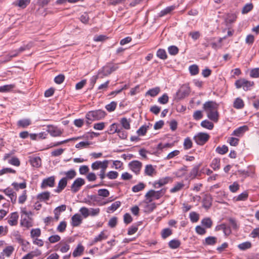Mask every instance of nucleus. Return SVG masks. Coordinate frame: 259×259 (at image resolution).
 <instances>
[{
    "label": "nucleus",
    "instance_id": "nucleus-1",
    "mask_svg": "<svg viewBox=\"0 0 259 259\" xmlns=\"http://www.w3.org/2000/svg\"><path fill=\"white\" fill-rule=\"evenodd\" d=\"M106 115V112L101 109L88 112L85 117L90 121L98 120L103 118Z\"/></svg>",
    "mask_w": 259,
    "mask_h": 259
},
{
    "label": "nucleus",
    "instance_id": "nucleus-2",
    "mask_svg": "<svg viewBox=\"0 0 259 259\" xmlns=\"http://www.w3.org/2000/svg\"><path fill=\"white\" fill-rule=\"evenodd\" d=\"M118 68V64H113L112 63H108L102 68L101 70L99 71L98 75H102L101 77H102L103 76H108Z\"/></svg>",
    "mask_w": 259,
    "mask_h": 259
},
{
    "label": "nucleus",
    "instance_id": "nucleus-3",
    "mask_svg": "<svg viewBox=\"0 0 259 259\" xmlns=\"http://www.w3.org/2000/svg\"><path fill=\"white\" fill-rule=\"evenodd\" d=\"M166 191L165 188L162 189L159 191L150 190L145 195L146 198L148 200L149 202L152 201V197H154L156 199H159L163 196Z\"/></svg>",
    "mask_w": 259,
    "mask_h": 259
},
{
    "label": "nucleus",
    "instance_id": "nucleus-4",
    "mask_svg": "<svg viewBox=\"0 0 259 259\" xmlns=\"http://www.w3.org/2000/svg\"><path fill=\"white\" fill-rule=\"evenodd\" d=\"M253 85L254 82L253 81L247 80L244 78L238 79L235 82V85L237 89L242 88L245 91L250 90V87Z\"/></svg>",
    "mask_w": 259,
    "mask_h": 259
},
{
    "label": "nucleus",
    "instance_id": "nucleus-5",
    "mask_svg": "<svg viewBox=\"0 0 259 259\" xmlns=\"http://www.w3.org/2000/svg\"><path fill=\"white\" fill-rule=\"evenodd\" d=\"M85 184V181L81 178L76 179L71 186L70 190L73 193H76L80 189L81 187Z\"/></svg>",
    "mask_w": 259,
    "mask_h": 259
},
{
    "label": "nucleus",
    "instance_id": "nucleus-6",
    "mask_svg": "<svg viewBox=\"0 0 259 259\" xmlns=\"http://www.w3.org/2000/svg\"><path fill=\"white\" fill-rule=\"evenodd\" d=\"M209 139V135L207 133H199L194 137L196 143L199 145H203L206 143Z\"/></svg>",
    "mask_w": 259,
    "mask_h": 259
},
{
    "label": "nucleus",
    "instance_id": "nucleus-7",
    "mask_svg": "<svg viewBox=\"0 0 259 259\" xmlns=\"http://www.w3.org/2000/svg\"><path fill=\"white\" fill-rule=\"evenodd\" d=\"M130 168L136 175L139 174L142 166L141 162L138 160H133L128 163Z\"/></svg>",
    "mask_w": 259,
    "mask_h": 259
},
{
    "label": "nucleus",
    "instance_id": "nucleus-8",
    "mask_svg": "<svg viewBox=\"0 0 259 259\" xmlns=\"http://www.w3.org/2000/svg\"><path fill=\"white\" fill-rule=\"evenodd\" d=\"M55 184V176H51L42 180L40 187L41 189H46L47 187H53Z\"/></svg>",
    "mask_w": 259,
    "mask_h": 259
},
{
    "label": "nucleus",
    "instance_id": "nucleus-9",
    "mask_svg": "<svg viewBox=\"0 0 259 259\" xmlns=\"http://www.w3.org/2000/svg\"><path fill=\"white\" fill-rule=\"evenodd\" d=\"M201 165V163L195 165L189 173L188 178H187L186 180H188V179H190V180H193L195 179L197 176L200 177L201 176V172L199 171V168Z\"/></svg>",
    "mask_w": 259,
    "mask_h": 259
},
{
    "label": "nucleus",
    "instance_id": "nucleus-10",
    "mask_svg": "<svg viewBox=\"0 0 259 259\" xmlns=\"http://www.w3.org/2000/svg\"><path fill=\"white\" fill-rule=\"evenodd\" d=\"M218 104L214 101H209L206 102L203 105V109L206 112L217 110Z\"/></svg>",
    "mask_w": 259,
    "mask_h": 259
},
{
    "label": "nucleus",
    "instance_id": "nucleus-11",
    "mask_svg": "<svg viewBox=\"0 0 259 259\" xmlns=\"http://www.w3.org/2000/svg\"><path fill=\"white\" fill-rule=\"evenodd\" d=\"M47 132L53 137L60 136L62 134L60 129L52 125H48Z\"/></svg>",
    "mask_w": 259,
    "mask_h": 259
},
{
    "label": "nucleus",
    "instance_id": "nucleus-12",
    "mask_svg": "<svg viewBox=\"0 0 259 259\" xmlns=\"http://www.w3.org/2000/svg\"><path fill=\"white\" fill-rule=\"evenodd\" d=\"M19 214L17 212H14L10 214L8 219V223L11 226H16L18 224Z\"/></svg>",
    "mask_w": 259,
    "mask_h": 259
},
{
    "label": "nucleus",
    "instance_id": "nucleus-13",
    "mask_svg": "<svg viewBox=\"0 0 259 259\" xmlns=\"http://www.w3.org/2000/svg\"><path fill=\"white\" fill-rule=\"evenodd\" d=\"M60 174L61 175L65 176V177L63 178H66V180L68 181L74 179L76 177L77 174L74 169H70L66 171H61L60 172Z\"/></svg>",
    "mask_w": 259,
    "mask_h": 259
},
{
    "label": "nucleus",
    "instance_id": "nucleus-14",
    "mask_svg": "<svg viewBox=\"0 0 259 259\" xmlns=\"http://www.w3.org/2000/svg\"><path fill=\"white\" fill-rule=\"evenodd\" d=\"M215 230H223L225 235L227 236L230 235L232 232L230 227L227 226L226 224L224 223L218 225L215 227Z\"/></svg>",
    "mask_w": 259,
    "mask_h": 259
},
{
    "label": "nucleus",
    "instance_id": "nucleus-15",
    "mask_svg": "<svg viewBox=\"0 0 259 259\" xmlns=\"http://www.w3.org/2000/svg\"><path fill=\"white\" fill-rule=\"evenodd\" d=\"M108 163L109 161L108 160H105L103 161H96L92 164L91 167L93 170H97L105 167L106 165H108Z\"/></svg>",
    "mask_w": 259,
    "mask_h": 259
},
{
    "label": "nucleus",
    "instance_id": "nucleus-16",
    "mask_svg": "<svg viewBox=\"0 0 259 259\" xmlns=\"http://www.w3.org/2000/svg\"><path fill=\"white\" fill-rule=\"evenodd\" d=\"M82 223V219L81 216L76 213L71 218V224L73 227H77Z\"/></svg>",
    "mask_w": 259,
    "mask_h": 259
},
{
    "label": "nucleus",
    "instance_id": "nucleus-17",
    "mask_svg": "<svg viewBox=\"0 0 259 259\" xmlns=\"http://www.w3.org/2000/svg\"><path fill=\"white\" fill-rule=\"evenodd\" d=\"M67 181L66 178H62L59 182L56 192L60 193L66 187Z\"/></svg>",
    "mask_w": 259,
    "mask_h": 259
},
{
    "label": "nucleus",
    "instance_id": "nucleus-18",
    "mask_svg": "<svg viewBox=\"0 0 259 259\" xmlns=\"http://www.w3.org/2000/svg\"><path fill=\"white\" fill-rule=\"evenodd\" d=\"M247 130L248 127L246 125L242 126L234 130L232 135L235 136L240 137Z\"/></svg>",
    "mask_w": 259,
    "mask_h": 259
},
{
    "label": "nucleus",
    "instance_id": "nucleus-19",
    "mask_svg": "<svg viewBox=\"0 0 259 259\" xmlns=\"http://www.w3.org/2000/svg\"><path fill=\"white\" fill-rule=\"evenodd\" d=\"M208 118L214 122H217L219 119V113L217 110L210 111L207 112Z\"/></svg>",
    "mask_w": 259,
    "mask_h": 259
},
{
    "label": "nucleus",
    "instance_id": "nucleus-20",
    "mask_svg": "<svg viewBox=\"0 0 259 259\" xmlns=\"http://www.w3.org/2000/svg\"><path fill=\"white\" fill-rule=\"evenodd\" d=\"M20 225L23 226L27 228H29L32 226V221L29 217L27 218H22L21 220Z\"/></svg>",
    "mask_w": 259,
    "mask_h": 259
},
{
    "label": "nucleus",
    "instance_id": "nucleus-21",
    "mask_svg": "<svg viewBox=\"0 0 259 259\" xmlns=\"http://www.w3.org/2000/svg\"><path fill=\"white\" fill-rule=\"evenodd\" d=\"M230 228L234 230H237L239 228V225L237 221L235 219L233 218H229L228 219Z\"/></svg>",
    "mask_w": 259,
    "mask_h": 259
},
{
    "label": "nucleus",
    "instance_id": "nucleus-22",
    "mask_svg": "<svg viewBox=\"0 0 259 259\" xmlns=\"http://www.w3.org/2000/svg\"><path fill=\"white\" fill-rule=\"evenodd\" d=\"M31 124V121L30 119L26 118L19 120L17 122V125L23 128H25Z\"/></svg>",
    "mask_w": 259,
    "mask_h": 259
},
{
    "label": "nucleus",
    "instance_id": "nucleus-23",
    "mask_svg": "<svg viewBox=\"0 0 259 259\" xmlns=\"http://www.w3.org/2000/svg\"><path fill=\"white\" fill-rule=\"evenodd\" d=\"M176 8L175 6H171L166 7L164 10L160 11V12L158 14V16L159 17H162L169 13H170L171 11L174 10Z\"/></svg>",
    "mask_w": 259,
    "mask_h": 259
},
{
    "label": "nucleus",
    "instance_id": "nucleus-24",
    "mask_svg": "<svg viewBox=\"0 0 259 259\" xmlns=\"http://www.w3.org/2000/svg\"><path fill=\"white\" fill-rule=\"evenodd\" d=\"M107 238V236L105 234L104 232L102 231L98 236H96L94 239V240L92 241L91 244H95L98 242H100L103 240L106 239Z\"/></svg>",
    "mask_w": 259,
    "mask_h": 259
},
{
    "label": "nucleus",
    "instance_id": "nucleus-25",
    "mask_svg": "<svg viewBox=\"0 0 259 259\" xmlns=\"http://www.w3.org/2000/svg\"><path fill=\"white\" fill-rule=\"evenodd\" d=\"M244 106V102L240 98H237L235 99L233 103V107L235 108L238 109H242Z\"/></svg>",
    "mask_w": 259,
    "mask_h": 259
},
{
    "label": "nucleus",
    "instance_id": "nucleus-26",
    "mask_svg": "<svg viewBox=\"0 0 259 259\" xmlns=\"http://www.w3.org/2000/svg\"><path fill=\"white\" fill-rule=\"evenodd\" d=\"M120 123L122 125V128L125 130H130L131 128L130 125V119H127L125 117H123L120 119Z\"/></svg>",
    "mask_w": 259,
    "mask_h": 259
},
{
    "label": "nucleus",
    "instance_id": "nucleus-27",
    "mask_svg": "<svg viewBox=\"0 0 259 259\" xmlns=\"http://www.w3.org/2000/svg\"><path fill=\"white\" fill-rule=\"evenodd\" d=\"M212 205V198L210 196H206L203 199V206L205 208H209Z\"/></svg>",
    "mask_w": 259,
    "mask_h": 259
},
{
    "label": "nucleus",
    "instance_id": "nucleus-28",
    "mask_svg": "<svg viewBox=\"0 0 259 259\" xmlns=\"http://www.w3.org/2000/svg\"><path fill=\"white\" fill-rule=\"evenodd\" d=\"M31 164L35 167L40 166L41 164V160L39 157H35L31 158L30 160Z\"/></svg>",
    "mask_w": 259,
    "mask_h": 259
},
{
    "label": "nucleus",
    "instance_id": "nucleus-29",
    "mask_svg": "<svg viewBox=\"0 0 259 259\" xmlns=\"http://www.w3.org/2000/svg\"><path fill=\"white\" fill-rule=\"evenodd\" d=\"M181 242L178 239H172L168 242V246L171 249H176L180 247Z\"/></svg>",
    "mask_w": 259,
    "mask_h": 259
},
{
    "label": "nucleus",
    "instance_id": "nucleus-30",
    "mask_svg": "<svg viewBox=\"0 0 259 259\" xmlns=\"http://www.w3.org/2000/svg\"><path fill=\"white\" fill-rule=\"evenodd\" d=\"M155 172V169L151 164L146 165L145 169V175L149 176H152L153 174Z\"/></svg>",
    "mask_w": 259,
    "mask_h": 259
},
{
    "label": "nucleus",
    "instance_id": "nucleus-31",
    "mask_svg": "<svg viewBox=\"0 0 259 259\" xmlns=\"http://www.w3.org/2000/svg\"><path fill=\"white\" fill-rule=\"evenodd\" d=\"M50 197V193L48 191L44 192L39 194L37 198L40 201L48 200Z\"/></svg>",
    "mask_w": 259,
    "mask_h": 259
},
{
    "label": "nucleus",
    "instance_id": "nucleus-32",
    "mask_svg": "<svg viewBox=\"0 0 259 259\" xmlns=\"http://www.w3.org/2000/svg\"><path fill=\"white\" fill-rule=\"evenodd\" d=\"M217 238L213 236H209L205 239L204 244L207 245H213L217 243Z\"/></svg>",
    "mask_w": 259,
    "mask_h": 259
},
{
    "label": "nucleus",
    "instance_id": "nucleus-33",
    "mask_svg": "<svg viewBox=\"0 0 259 259\" xmlns=\"http://www.w3.org/2000/svg\"><path fill=\"white\" fill-rule=\"evenodd\" d=\"M84 247L81 245H78L73 251L72 255L74 257L80 256L82 253Z\"/></svg>",
    "mask_w": 259,
    "mask_h": 259
},
{
    "label": "nucleus",
    "instance_id": "nucleus-34",
    "mask_svg": "<svg viewBox=\"0 0 259 259\" xmlns=\"http://www.w3.org/2000/svg\"><path fill=\"white\" fill-rule=\"evenodd\" d=\"M15 88L14 84H7L0 87V92L6 93L12 91Z\"/></svg>",
    "mask_w": 259,
    "mask_h": 259
},
{
    "label": "nucleus",
    "instance_id": "nucleus-35",
    "mask_svg": "<svg viewBox=\"0 0 259 259\" xmlns=\"http://www.w3.org/2000/svg\"><path fill=\"white\" fill-rule=\"evenodd\" d=\"M210 166L213 170H216L220 168V159L214 158L212 160Z\"/></svg>",
    "mask_w": 259,
    "mask_h": 259
},
{
    "label": "nucleus",
    "instance_id": "nucleus-36",
    "mask_svg": "<svg viewBox=\"0 0 259 259\" xmlns=\"http://www.w3.org/2000/svg\"><path fill=\"white\" fill-rule=\"evenodd\" d=\"M184 186L182 182H178L175 186L170 190V193H174L181 190Z\"/></svg>",
    "mask_w": 259,
    "mask_h": 259
},
{
    "label": "nucleus",
    "instance_id": "nucleus-37",
    "mask_svg": "<svg viewBox=\"0 0 259 259\" xmlns=\"http://www.w3.org/2000/svg\"><path fill=\"white\" fill-rule=\"evenodd\" d=\"M201 224L206 228H210L212 225V222L209 218H206L202 220Z\"/></svg>",
    "mask_w": 259,
    "mask_h": 259
},
{
    "label": "nucleus",
    "instance_id": "nucleus-38",
    "mask_svg": "<svg viewBox=\"0 0 259 259\" xmlns=\"http://www.w3.org/2000/svg\"><path fill=\"white\" fill-rule=\"evenodd\" d=\"M120 127V126L119 124L114 123L112 124L110 126L109 134H113L115 133H117L118 130Z\"/></svg>",
    "mask_w": 259,
    "mask_h": 259
},
{
    "label": "nucleus",
    "instance_id": "nucleus-39",
    "mask_svg": "<svg viewBox=\"0 0 259 259\" xmlns=\"http://www.w3.org/2000/svg\"><path fill=\"white\" fill-rule=\"evenodd\" d=\"M160 88L159 87H156L152 89L149 90L147 93L146 95H150L151 97H155L157 96L160 92Z\"/></svg>",
    "mask_w": 259,
    "mask_h": 259
},
{
    "label": "nucleus",
    "instance_id": "nucleus-40",
    "mask_svg": "<svg viewBox=\"0 0 259 259\" xmlns=\"http://www.w3.org/2000/svg\"><path fill=\"white\" fill-rule=\"evenodd\" d=\"M201 125L205 128L212 130L214 126L213 123L207 120H204L201 122Z\"/></svg>",
    "mask_w": 259,
    "mask_h": 259
},
{
    "label": "nucleus",
    "instance_id": "nucleus-41",
    "mask_svg": "<svg viewBox=\"0 0 259 259\" xmlns=\"http://www.w3.org/2000/svg\"><path fill=\"white\" fill-rule=\"evenodd\" d=\"M253 8V5L252 3L246 4L242 8L241 13L243 14H245L251 11Z\"/></svg>",
    "mask_w": 259,
    "mask_h": 259
},
{
    "label": "nucleus",
    "instance_id": "nucleus-42",
    "mask_svg": "<svg viewBox=\"0 0 259 259\" xmlns=\"http://www.w3.org/2000/svg\"><path fill=\"white\" fill-rule=\"evenodd\" d=\"M189 70L191 75H196L199 73L198 66L195 64L190 66Z\"/></svg>",
    "mask_w": 259,
    "mask_h": 259
},
{
    "label": "nucleus",
    "instance_id": "nucleus-43",
    "mask_svg": "<svg viewBox=\"0 0 259 259\" xmlns=\"http://www.w3.org/2000/svg\"><path fill=\"white\" fill-rule=\"evenodd\" d=\"M188 170V166L183 165L176 173V175L178 177H182L185 175V172Z\"/></svg>",
    "mask_w": 259,
    "mask_h": 259
},
{
    "label": "nucleus",
    "instance_id": "nucleus-44",
    "mask_svg": "<svg viewBox=\"0 0 259 259\" xmlns=\"http://www.w3.org/2000/svg\"><path fill=\"white\" fill-rule=\"evenodd\" d=\"M156 55L158 58L162 60H165L167 58L166 53L163 49H159L157 51Z\"/></svg>",
    "mask_w": 259,
    "mask_h": 259
},
{
    "label": "nucleus",
    "instance_id": "nucleus-45",
    "mask_svg": "<svg viewBox=\"0 0 259 259\" xmlns=\"http://www.w3.org/2000/svg\"><path fill=\"white\" fill-rule=\"evenodd\" d=\"M251 247V243L250 242L246 241L238 245V247L241 250H245L249 249Z\"/></svg>",
    "mask_w": 259,
    "mask_h": 259
},
{
    "label": "nucleus",
    "instance_id": "nucleus-46",
    "mask_svg": "<svg viewBox=\"0 0 259 259\" xmlns=\"http://www.w3.org/2000/svg\"><path fill=\"white\" fill-rule=\"evenodd\" d=\"M215 151L220 154H225L228 151V148L226 145H223L222 147L219 146L216 149Z\"/></svg>",
    "mask_w": 259,
    "mask_h": 259
},
{
    "label": "nucleus",
    "instance_id": "nucleus-47",
    "mask_svg": "<svg viewBox=\"0 0 259 259\" xmlns=\"http://www.w3.org/2000/svg\"><path fill=\"white\" fill-rule=\"evenodd\" d=\"M41 235V231L39 228L32 229L30 231V236L32 238L38 237Z\"/></svg>",
    "mask_w": 259,
    "mask_h": 259
},
{
    "label": "nucleus",
    "instance_id": "nucleus-48",
    "mask_svg": "<svg viewBox=\"0 0 259 259\" xmlns=\"http://www.w3.org/2000/svg\"><path fill=\"white\" fill-rule=\"evenodd\" d=\"M184 87H182L177 93V95L181 96L182 98L188 96L189 93V89H187L186 90H184Z\"/></svg>",
    "mask_w": 259,
    "mask_h": 259
},
{
    "label": "nucleus",
    "instance_id": "nucleus-49",
    "mask_svg": "<svg viewBox=\"0 0 259 259\" xmlns=\"http://www.w3.org/2000/svg\"><path fill=\"white\" fill-rule=\"evenodd\" d=\"M192 147V142L191 139L189 137L186 138L184 140V148L185 150H188L191 148Z\"/></svg>",
    "mask_w": 259,
    "mask_h": 259
},
{
    "label": "nucleus",
    "instance_id": "nucleus-50",
    "mask_svg": "<svg viewBox=\"0 0 259 259\" xmlns=\"http://www.w3.org/2000/svg\"><path fill=\"white\" fill-rule=\"evenodd\" d=\"M189 217L192 223L197 222L199 219V214L194 211H192L190 213Z\"/></svg>",
    "mask_w": 259,
    "mask_h": 259
},
{
    "label": "nucleus",
    "instance_id": "nucleus-51",
    "mask_svg": "<svg viewBox=\"0 0 259 259\" xmlns=\"http://www.w3.org/2000/svg\"><path fill=\"white\" fill-rule=\"evenodd\" d=\"M145 187V185L143 183H139L133 187L132 191L134 192H138L144 189Z\"/></svg>",
    "mask_w": 259,
    "mask_h": 259
},
{
    "label": "nucleus",
    "instance_id": "nucleus-52",
    "mask_svg": "<svg viewBox=\"0 0 259 259\" xmlns=\"http://www.w3.org/2000/svg\"><path fill=\"white\" fill-rule=\"evenodd\" d=\"M172 178L169 177H166L165 178H162L161 179H160L158 181V184L160 185V186H163L164 185L167 184L169 182L172 181Z\"/></svg>",
    "mask_w": 259,
    "mask_h": 259
},
{
    "label": "nucleus",
    "instance_id": "nucleus-53",
    "mask_svg": "<svg viewBox=\"0 0 259 259\" xmlns=\"http://www.w3.org/2000/svg\"><path fill=\"white\" fill-rule=\"evenodd\" d=\"M117 133L118 134V135L120 139L124 140L127 138V133L121 127L119 128Z\"/></svg>",
    "mask_w": 259,
    "mask_h": 259
},
{
    "label": "nucleus",
    "instance_id": "nucleus-54",
    "mask_svg": "<svg viewBox=\"0 0 259 259\" xmlns=\"http://www.w3.org/2000/svg\"><path fill=\"white\" fill-rule=\"evenodd\" d=\"M117 106V103L114 101L111 102L110 104H107L105 106V108L109 112H112L114 111Z\"/></svg>",
    "mask_w": 259,
    "mask_h": 259
},
{
    "label": "nucleus",
    "instance_id": "nucleus-55",
    "mask_svg": "<svg viewBox=\"0 0 259 259\" xmlns=\"http://www.w3.org/2000/svg\"><path fill=\"white\" fill-rule=\"evenodd\" d=\"M98 195L103 197H107L109 196L110 192L106 189H101L98 190Z\"/></svg>",
    "mask_w": 259,
    "mask_h": 259
},
{
    "label": "nucleus",
    "instance_id": "nucleus-56",
    "mask_svg": "<svg viewBox=\"0 0 259 259\" xmlns=\"http://www.w3.org/2000/svg\"><path fill=\"white\" fill-rule=\"evenodd\" d=\"M172 234V231L169 228L164 229L161 232V237L163 239H165Z\"/></svg>",
    "mask_w": 259,
    "mask_h": 259
},
{
    "label": "nucleus",
    "instance_id": "nucleus-57",
    "mask_svg": "<svg viewBox=\"0 0 259 259\" xmlns=\"http://www.w3.org/2000/svg\"><path fill=\"white\" fill-rule=\"evenodd\" d=\"M148 128V126L142 125L138 130L137 133L139 136H144L146 134Z\"/></svg>",
    "mask_w": 259,
    "mask_h": 259
},
{
    "label": "nucleus",
    "instance_id": "nucleus-58",
    "mask_svg": "<svg viewBox=\"0 0 259 259\" xmlns=\"http://www.w3.org/2000/svg\"><path fill=\"white\" fill-rule=\"evenodd\" d=\"M168 52L171 55H176L179 52V49L175 46H171L168 48Z\"/></svg>",
    "mask_w": 259,
    "mask_h": 259
},
{
    "label": "nucleus",
    "instance_id": "nucleus-59",
    "mask_svg": "<svg viewBox=\"0 0 259 259\" xmlns=\"http://www.w3.org/2000/svg\"><path fill=\"white\" fill-rule=\"evenodd\" d=\"M14 250V248L12 246H8L3 250V252L7 256L9 257L12 254Z\"/></svg>",
    "mask_w": 259,
    "mask_h": 259
},
{
    "label": "nucleus",
    "instance_id": "nucleus-60",
    "mask_svg": "<svg viewBox=\"0 0 259 259\" xmlns=\"http://www.w3.org/2000/svg\"><path fill=\"white\" fill-rule=\"evenodd\" d=\"M66 226V222L65 221H62L60 223L59 225L57 227V230L58 232L63 233L65 231Z\"/></svg>",
    "mask_w": 259,
    "mask_h": 259
},
{
    "label": "nucleus",
    "instance_id": "nucleus-61",
    "mask_svg": "<svg viewBox=\"0 0 259 259\" xmlns=\"http://www.w3.org/2000/svg\"><path fill=\"white\" fill-rule=\"evenodd\" d=\"M12 185L14 187L16 190H18L19 188L23 189L26 187V184L25 182H23L20 184H18L16 182H14L12 183Z\"/></svg>",
    "mask_w": 259,
    "mask_h": 259
},
{
    "label": "nucleus",
    "instance_id": "nucleus-62",
    "mask_svg": "<svg viewBox=\"0 0 259 259\" xmlns=\"http://www.w3.org/2000/svg\"><path fill=\"white\" fill-rule=\"evenodd\" d=\"M248 194L247 192H244L239 194L236 198V201H244L247 199Z\"/></svg>",
    "mask_w": 259,
    "mask_h": 259
},
{
    "label": "nucleus",
    "instance_id": "nucleus-63",
    "mask_svg": "<svg viewBox=\"0 0 259 259\" xmlns=\"http://www.w3.org/2000/svg\"><path fill=\"white\" fill-rule=\"evenodd\" d=\"M121 202L119 201H117L112 203L111 205L108 208V209L113 212L115 211L118 208H119Z\"/></svg>",
    "mask_w": 259,
    "mask_h": 259
},
{
    "label": "nucleus",
    "instance_id": "nucleus-64",
    "mask_svg": "<svg viewBox=\"0 0 259 259\" xmlns=\"http://www.w3.org/2000/svg\"><path fill=\"white\" fill-rule=\"evenodd\" d=\"M250 76L252 78L259 77V68L252 69L250 71Z\"/></svg>",
    "mask_w": 259,
    "mask_h": 259
}]
</instances>
